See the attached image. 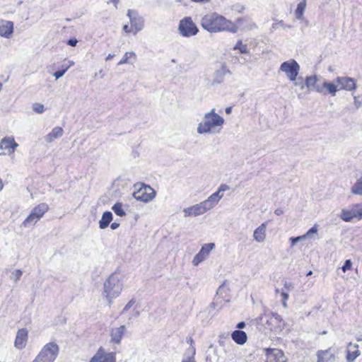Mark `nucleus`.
I'll return each instance as SVG.
<instances>
[{
  "mask_svg": "<svg viewBox=\"0 0 362 362\" xmlns=\"http://www.w3.org/2000/svg\"><path fill=\"white\" fill-rule=\"evenodd\" d=\"M294 86L298 87L300 90H303L305 88V80L302 76H296L294 81H291Z\"/></svg>",
  "mask_w": 362,
  "mask_h": 362,
  "instance_id": "obj_37",
  "label": "nucleus"
},
{
  "mask_svg": "<svg viewBox=\"0 0 362 362\" xmlns=\"http://www.w3.org/2000/svg\"><path fill=\"white\" fill-rule=\"evenodd\" d=\"M351 192L353 194L362 195V176L357 179L352 186Z\"/></svg>",
  "mask_w": 362,
  "mask_h": 362,
  "instance_id": "obj_34",
  "label": "nucleus"
},
{
  "mask_svg": "<svg viewBox=\"0 0 362 362\" xmlns=\"http://www.w3.org/2000/svg\"><path fill=\"white\" fill-rule=\"evenodd\" d=\"M230 187L226 184H221L216 192L211 194L206 199L183 209L184 216H198L214 209L223 197V192L228 190Z\"/></svg>",
  "mask_w": 362,
  "mask_h": 362,
  "instance_id": "obj_1",
  "label": "nucleus"
},
{
  "mask_svg": "<svg viewBox=\"0 0 362 362\" xmlns=\"http://www.w3.org/2000/svg\"><path fill=\"white\" fill-rule=\"evenodd\" d=\"M22 275H23L22 270H21V269L14 270L11 275V279H12L14 282H17L18 281L20 280Z\"/></svg>",
  "mask_w": 362,
  "mask_h": 362,
  "instance_id": "obj_39",
  "label": "nucleus"
},
{
  "mask_svg": "<svg viewBox=\"0 0 362 362\" xmlns=\"http://www.w3.org/2000/svg\"><path fill=\"white\" fill-rule=\"evenodd\" d=\"M134 313H135V316H136V317H138V316L139 315V311H137V310H136V311H135V310H134Z\"/></svg>",
  "mask_w": 362,
  "mask_h": 362,
  "instance_id": "obj_57",
  "label": "nucleus"
},
{
  "mask_svg": "<svg viewBox=\"0 0 362 362\" xmlns=\"http://www.w3.org/2000/svg\"><path fill=\"white\" fill-rule=\"evenodd\" d=\"M352 262L350 259H347L345 261L344 264L342 267V270L344 272H346L347 270H350L351 268Z\"/></svg>",
  "mask_w": 362,
  "mask_h": 362,
  "instance_id": "obj_42",
  "label": "nucleus"
},
{
  "mask_svg": "<svg viewBox=\"0 0 362 362\" xmlns=\"http://www.w3.org/2000/svg\"><path fill=\"white\" fill-rule=\"evenodd\" d=\"M357 340L359 341H362V338H357Z\"/></svg>",
  "mask_w": 362,
  "mask_h": 362,
  "instance_id": "obj_59",
  "label": "nucleus"
},
{
  "mask_svg": "<svg viewBox=\"0 0 362 362\" xmlns=\"http://www.w3.org/2000/svg\"><path fill=\"white\" fill-rule=\"evenodd\" d=\"M275 214L277 215V216H280L283 214V211L280 209H277L275 210L274 211Z\"/></svg>",
  "mask_w": 362,
  "mask_h": 362,
  "instance_id": "obj_52",
  "label": "nucleus"
},
{
  "mask_svg": "<svg viewBox=\"0 0 362 362\" xmlns=\"http://www.w3.org/2000/svg\"><path fill=\"white\" fill-rule=\"evenodd\" d=\"M234 50H239L242 54L248 53L247 46L246 45L243 44L242 40H238L235 45L233 47Z\"/></svg>",
  "mask_w": 362,
  "mask_h": 362,
  "instance_id": "obj_36",
  "label": "nucleus"
},
{
  "mask_svg": "<svg viewBox=\"0 0 362 362\" xmlns=\"http://www.w3.org/2000/svg\"><path fill=\"white\" fill-rule=\"evenodd\" d=\"M304 238L303 237V235H300V236H298V237H296V238H291L289 239V240L291 241V247H293L297 243L301 241V240H303Z\"/></svg>",
  "mask_w": 362,
  "mask_h": 362,
  "instance_id": "obj_41",
  "label": "nucleus"
},
{
  "mask_svg": "<svg viewBox=\"0 0 362 362\" xmlns=\"http://www.w3.org/2000/svg\"><path fill=\"white\" fill-rule=\"evenodd\" d=\"M49 210V206L45 203H41L34 207L29 216L24 220L21 227L30 228L34 226Z\"/></svg>",
  "mask_w": 362,
  "mask_h": 362,
  "instance_id": "obj_7",
  "label": "nucleus"
},
{
  "mask_svg": "<svg viewBox=\"0 0 362 362\" xmlns=\"http://www.w3.org/2000/svg\"><path fill=\"white\" fill-rule=\"evenodd\" d=\"M178 30L182 36L189 37L195 35L199 29L192 18L185 17L180 21Z\"/></svg>",
  "mask_w": 362,
  "mask_h": 362,
  "instance_id": "obj_11",
  "label": "nucleus"
},
{
  "mask_svg": "<svg viewBox=\"0 0 362 362\" xmlns=\"http://www.w3.org/2000/svg\"><path fill=\"white\" fill-rule=\"evenodd\" d=\"M225 112L226 114L229 115L232 112V107H228L225 109Z\"/></svg>",
  "mask_w": 362,
  "mask_h": 362,
  "instance_id": "obj_53",
  "label": "nucleus"
},
{
  "mask_svg": "<svg viewBox=\"0 0 362 362\" xmlns=\"http://www.w3.org/2000/svg\"><path fill=\"white\" fill-rule=\"evenodd\" d=\"M115 353L106 352L103 348L100 347L91 358L90 362H115Z\"/></svg>",
  "mask_w": 362,
  "mask_h": 362,
  "instance_id": "obj_15",
  "label": "nucleus"
},
{
  "mask_svg": "<svg viewBox=\"0 0 362 362\" xmlns=\"http://www.w3.org/2000/svg\"><path fill=\"white\" fill-rule=\"evenodd\" d=\"M281 296L283 300H288V299L289 298L288 292L286 291L285 289H281Z\"/></svg>",
  "mask_w": 362,
  "mask_h": 362,
  "instance_id": "obj_46",
  "label": "nucleus"
},
{
  "mask_svg": "<svg viewBox=\"0 0 362 362\" xmlns=\"http://www.w3.org/2000/svg\"><path fill=\"white\" fill-rule=\"evenodd\" d=\"M312 274V272H308V275H310Z\"/></svg>",
  "mask_w": 362,
  "mask_h": 362,
  "instance_id": "obj_61",
  "label": "nucleus"
},
{
  "mask_svg": "<svg viewBox=\"0 0 362 362\" xmlns=\"http://www.w3.org/2000/svg\"><path fill=\"white\" fill-rule=\"evenodd\" d=\"M361 355V352L358 350V344H352L349 343L348 344L346 361L347 362H354L356 358Z\"/></svg>",
  "mask_w": 362,
  "mask_h": 362,
  "instance_id": "obj_24",
  "label": "nucleus"
},
{
  "mask_svg": "<svg viewBox=\"0 0 362 362\" xmlns=\"http://www.w3.org/2000/svg\"><path fill=\"white\" fill-rule=\"evenodd\" d=\"M135 301L132 299L131 300H129L127 305L124 306V308H123V310H122V313H124L126 311H127L128 310H129L132 306L134 304Z\"/></svg>",
  "mask_w": 362,
  "mask_h": 362,
  "instance_id": "obj_44",
  "label": "nucleus"
},
{
  "mask_svg": "<svg viewBox=\"0 0 362 362\" xmlns=\"http://www.w3.org/2000/svg\"><path fill=\"white\" fill-rule=\"evenodd\" d=\"M64 134V129L60 127H56L52 129V131L47 134L45 137V140L47 143H52L55 139H57L60 138Z\"/></svg>",
  "mask_w": 362,
  "mask_h": 362,
  "instance_id": "obj_26",
  "label": "nucleus"
},
{
  "mask_svg": "<svg viewBox=\"0 0 362 362\" xmlns=\"http://www.w3.org/2000/svg\"><path fill=\"white\" fill-rule=\"evenodd\" d=\"M266 362H286V358L282 351L278 349H267Z\"/></svg>",
  "mask_w": 362,
  "mask_h": 362,
  "instance_id": "obj_17",
  "label": "nucleus"
},
{
  "mask_svg": "<svg viewBox=\"0 0 362 362\" xmlns=\"http://www.w3.org/2000/svg\"><path fill=\"white\" fill-rule=\"evenodd\" d=\"M123 30H124V32H126V33H130V32L132 30V28H130L129 27V25H124L123 26Z\"/></svg>",
  "mask_w": 362,
  "mask_h": 362,
  "instance_id": "obj_49",
  "label": "nucleus"
},
{
  "mask_svg": "<svg viewBox=\"0 0 362 362\" xmlns=\"http://www.w3.org/2000/svg\"><path fill=\"white\" fill-rule=\"evenodd\" d=\"M354 105H355V107L358 109L361 106H362V100H358V96H354Z\"/></svg>",
  "mask_w": 362,
  "mask_h": 362,
  "instance_id": "obj_45",
  "label": "nucleus"
},
{
  "mask_svg": "<svg viewBox=\"0 0 362 362\" xmlns=\"http://www.w3.org/2000/svg\"><path fill=\"white\" fill-rule=\"evenodd\" d=\"M13 32V23L9 21H2L0 23V36L10 37Z\"/></svg>",
  "mask_w": 362,
  "mask_h": 362,
  "instance_id": "obj_20",
  "label": "nucleus"
},
{
  "mask_svg": "<svg viewBox=\"0 0 362 362\" xmlns=\"http://www.w3.org/2000/svg\"><path fill=\"white\" fill-rule=\"evenodd\" d=\"M112 220V214L110 211L103 213L101 219L99 221V227L100 229L106 228Z\"/></svg>",
  "mask_w": 362,
  "mask_h": 362,
  "instance_id": "obj_28",
  "label": "nucleus"
},
{
  "mask_svg": "<svg viewBox=\"0 0 362 362\" xmlns=\"http://www.w3.org/2000/svg\"><path fill=\"white\" fill-rule=\"evenodd\" d=\"M136 60V54L134 52H126L122 59L118 62V65H123L125 64H133Z\"/></svg>",
  "mask_w": 362,
  "mask_h": 362,
  "instance_id": "obj_30",
  "label": "nucleus"
},
{
  "mask_svg": "<svg viewBox=\"0 0 362 362\" xmlns=\"http://www.w3.org/2000/svg\"><path fill=\"white\" fill-rule=\"evenodd\" d=\"M317 78L315 75L306 76L305 78V88L308 90H315L320 93H325L323 88H320V86L317 85Z\"/></svg>",
  "mask_w": 362,
  "mask_h": 362,
  "instance_id": "obj_19",
  "label": "nucleus"
},
{
  "mask_svg": "<svg viewBox=\"0 0 362 362\" xmlns=\"http://www.w3.org/2000/svg\"><path fill=\"white\" fill-rule=\"evenodd\" d=\"M339 91L341 90L351 91L356 88L355 79L346 76H338L335 78Z\"/></svg>",
  "mask_w": 362,
  "mask_h": 362,
  "instance_id": "obj_14",
  "label": "nucleus"
},
{
  "mask_svg": "<svg viewBox=\"0 0 362 362\" xmlns=\"http://www.w3.org/2000/svg\"><path fill=\"white\" fill-rule=\"evenodd\" d=\"M279 289H276V293H279Z\"/></svg>",
  "mask_w": 362,
  "mask_h": 362,
  "instance_id": "obj_60",
  "label": "nucleus"
},
{
  "mask_svg": "<svg viewBox=\"0 0 362 362\" xmlns=\"http://www.w3.org/2000/svg\"><path fill=\"white\" fill-rule=\"evenodd\" d=\"M127 16L129 18L131 28L132 29L134 34L137 33L143 29L144 21L142 17L138 16L136 11L131 9L128 10Z\"/></svg>",
  "mask_w": 362,
  "mask_h": 362,
  "instance_id": "obj_12",
  "label": "nucleus"
},
{
  "mask_svg": "<svg viewBox=\"0 0 362 362\" xmlns=\"http://www.w3.org/2000/svg\"><path fill=\"white\" fill-rule=\"evenodd\" d=\"M259 322L267 329L279 332L284 328V322L282 317L276 313L265 311L259 316Z\"/></svg>",
  "mask_w": 362,
  "mask_h": 362,
  "instance_id": "obj_5",
  "label": "nucleus"
},
{
  "mask_svg": "<svg viewBox=\"0 0 362 362\" xmlns=\"http://www.w3.org/2000/svg\"><path fill=\"white\" fill-rule=\"evenodd\" d=\"M267 223H263L257 227L253 233L254 240L257 243H263L266 239Z\"/></svg>",
  "mask_w": 362,
  "mask_h": 362,
  "instance_id": "obj_22",
  "label": "nucleus"
},
{
  "mask_svg": "<svg viewBox=\"0 0 362 362\" xmlns=\"http://www.w3.org/2000/svg\"><path fill=\"white\" fill-rule=\"evenodd\" d=\"M321 88H323L325 95L328 93L332 96H335L337 92L339 91L335 79L333 81H325Z\"/></svg>",
  "mask_w": 362,
  "mask_h": 362,
  "instance_id": "obj_25",
  "label": "nucleus"
},
{
  "mask_svg": "<svg viewBox=\"0 0 362 362\" xmlns=\"http://www.w3.org/2000/svg\"><path fill=\"white\" fill-rule=\"evenodd\" d=\"M280 27L283 28L284 29L291 28V25L284 24L282 21H276L274 23H273L272 25V29L276 30Z\"/></svg>",
  "mask_w": 362,
  "mask_h": 362,
  "instance_id": "obj_38",
  "label": "nucleus"
},
{
  "mask_svg": "<svg viewBox=\"0 0 362 362\" xmlns=\"http://www.w3.org/2000/svg\"><path fill=\"white\" fill-rule=\"evenodd\" d=\"M156 191L148 185L141 184L139 187L133 193V197L138 201L148 203L156 197Z\"/></svg>",
  "mask_w": 362,
  "mask_h": 362,
  "instance_id": "obj_8",
  "label": "nucleus"
},
{
  "mask_svg": "<svg viewBox=\"0 0 362 362\" xmlns=\"http://www.w3.org/2000/svg\"><path fill=\"white\" fill-rule=\"evenodd\" d=\"M122 288V278L118 274H112L105 281L103 296L107 300L109 306L111 305L112 300L120 295Z\"/></svg>",
  "mask_w": 362,
  "mask_h": 362,
  "instance_id": "obj_4",
  "label": "nucleus"
},
{
  "mask_svg": "<svg viewBox=\"0 0 362 362\" xmlns=\"http://www.w3.org/2000/svg\"><path fill=\"white\" fill-rule=\"evenodd\" d=\"M317 355V362H337L335 355L331 352L330 349L319 351Z\"/></svg>",
  "mask_w": 362,
  "mask_h": 362,
  "instance_id": "obj_21",
  "label": "nucleus"
},
{
  "mask_svg": "<svg viewBox=\"0 0 362 362\" xmlns=\"http://www.w3.org/2000/svg\"><path fill=\"white\" fill-rule=\"evenodd\" d=\"M215 247V244L213 243L204 244L200 251L192 259V264L197 266L202 262L205 260L209 256L210 252Z\"/></svg>",
  "mask_w": 362,
  "mask_h": 362,
  "instance_id": "obj_13",
  "label": "nucleus"
},
{
  "mask_svg": "<svg viewBox=\"0 0 362 362\" xmlns=\"http://www.w3.org/2000/svg\"><path fill=\"white\" fill-rule=\"evenodd\" d=\"M341 220L346 222H351L354 218L362 219V203L350 206L343 209L339 216Z\"/></svg>",
  "mask_w": 362,
  "mask_h": 362,
  "instance_id": "obj_9",
  "label": "nucleus"
},
{
  "mask_svg": "<svg viewBox=\"0 0 362 362\" xmlns=\"http://www.w3.org/2000/svg\"><path fill=\"white\" fill-rule=\"evenodd\" d=\"M78 42V40L75 38H72L68 40L67 44L71 47H75Z\"/></svg>",
  "mask_w": 362,
  "mask_h": 362,
  "instance_id": "obj_47",
  "label": "nucleus"
},
{
  "mask_svg": "<svg viewBox=\"0 0 362 362\" xmlns=\"http://www.w3.org/2000/svg\"><path fill=\"white\" fill-rule=\"evenodd\" d=\"M18 144L15 141L13 136H6L0 141V149L6 151V153H0L1 155H11L15 151Z\"/></svg>",
  "mask_w": 362,
  "mask_h": 362,
  "instance_id": "obj_16",
  "label": "nucleus"
},
{
  "mask_svg": "<svg viewBox=\"0 0 362 362\" xmlns=\"http://www.w3.org/2000/svg\"><path fill=\"white\" fill-rule=\"evenodd\" d=\"M224 123V118L213 108L204 113L203 120L197 125V132L201 135L217 134L221 133Z\"/></svg>",
  "mask_w": 362,
  "mask_h": 362,
  "instance_id": "obj_3",
  "label": "nucleus"
},
{
  "mask_svg": "<svg viewBox=\"0 0 362 362\" xmlns=\"http://www.w3.org/2000/svg\"><path fill=\"white\" fill-rule=\"evenodd\" d=\"M114 57H115V54H109L105 59L107 61V60L112 59Z\"/></svg>",
  "mask_w": 362,
  "mask_h": 362,
  "instance_id": "obj_54",
  "label": "nucleus"
},
{
  "mask_svg": "<svg viewBox=\"0 0 362 362\" xmlns=\"http://www.w3.org/2000/svg\"><path fill=\"white\" fill-rule=\"evenodd\" d=\"M300 67L298 63L293 59L283 62L279 71L283 72L289 81H294L299 74Z\"/></svg>",
  "mask_w": 362,
  "mask_h": 362,
  "instance_id": "obj_10",
  "label": "nucleus"
},
{
  "mask_svg": "<svg viewBox=\"0 0 362 362\" xmlns=\"http://www.w3.org/2000/svg\"><path fill=\"white\" fill-rule=\"evenodd\" d=\"M306 8V1L302 0L297 5L296 9L295 11V16L296 19L303 20L304 16V11Z\"/></svg>",
  "mask_w": 362,
  "mask_h": 362,
  "instance_id": "obj_31",
  "label": "nucleus"
},
{
  "mask_svg": "<svg viewBox=\"0 0 362 362\" xmlns=\"http://www.w3.org/2000/svg\"><path fill=\"white\" fill-rule=\"evenodd\" d=\"M241 21H242V18H239L237 20V21H238V22H240Z\"/></svg>",
  "mask_w": 362,
  "mask_h": 362,
  "instance_id": "obj_58",
  "label": "nucleus"
},
{
  "mask_svg": "<svg viewBox=\"0 0 362 362\" xmlns=\"http://www.w3.org/2000/svg\"><path fill=\"white\" fill-rule=\"evenodd\" d=\"M119 226V223H116V222H114V223H112L111 224V226H110V227H111V228H112V230H115V229H117Z\"/></svg>",
  "mask_w": 362,
  "mask_h": 362,
  "instance_id": "obj_50",
  "label": "nucleus"
},
{
  "mask_svg": "<svg viewBox=\"0 0 362 362\" xmlns=\"http://www.w3.org/2000/svg\"><path fill=\"white\" fill-rule=\"evenodd\" d=\"M195 349L193 346L189 348L182 360V362H196L194 359Z\"/></svg>",
  "mask_w": 362,
  "mask_h": 362,
  "instance_id": "obj_33",
  "label": "nucleus"
},
{
  "mask_svg": "<svg viewBox=\"0 0 362 362\" xmlns=\"http://www.w3.org/2000/svg\"><path fill=\"white\" fill-rule=\"evenodd\" d=\"M294 288V285L292 282H287L286 281L284 284V288L283 289H285L286 291H288L289 292L290 291H291L292 289H293Z\"/></svg>",
  "mask_w": 362,
  "mask_h": 362,
  "instance_id": "obj_43",
  "label": "nucleus"
},
{
  "mask_svg": "<svg viewBox=\"0 0 362 362\" xmlns=\"http://www.w3.org/2000/svg\"><path fill=\"white\" fill-rule=\"evenodd\" d=\"M126 331L124 325L113 328L111 330V341L116 344H119Z\"/></svg>",
  "mask_w": 362,
  "mask_h": 362,
  "instance_id": "obj_23",
  "label": "nucleus"
},
{
  "mask_svg": "<svg viewBox=\"0 0 362 362\" xmlns=\"http://www.w3.org/2000/svg\"><path fill=\"white\" fill-rule=\"evenodd\" d=\"M190 1L192 2L204 4H206V3L209 2L211 0H190Z\"/></svg>",
  "mask_w": 362,
  "mask_h": 362,
  "instance_id": "obj_48",
  "label": "nucleus"
},
{
  "mask_svg": "<svg viewBox=\"0 0 362 362\" xmlns=\"http://www.w3.org/2000/svg\"><path fill=\"white\" fill-rule=\"evenodd\" d=\"M245 322H240L238 323L237 328L243 329V327H245Z\"/></svg>",
  "mask_w": 362,
  "mask_h": 362,
  "instance_id": "obj_51",
  "label": "nucleus"
},
{
  "mask_svg": "<svg viewBox=\"0 0 362 362\" xmlns=\"http://www.w3.org/2000/svg\"><path fill=\"white\" fill-rule=\"evenodd\" d=\"M74 64V62L73 61H70V60L67 61L66 62H64L63 64H62L61 69L56 71L54 74V76L55 77V78L57 80V79L60 78L61 77H62L64 76V74L66 73V71Z\"/></svg>",
  "mask_w": 362,
  "mask_h": 362,
  "instance_id": "obj_29",
  "label": "nucleus"
},
{
  "mask_svg": "<svg viewBox=\"0 0 362 362\" xmlns=\"http://www.w3.org/2000/svg\"><path fill=\"white\" fill-rule=\"evenodd\" d=\"M110 1L114 4V5L116 8L117 7V4L119 2V0H110Z\"/></svg>",
  "mask_w": 362,
  "mask_h": 362,
  "instance_id": "obj_55",
  "label": "nucleus"
},
{
  "mask_svg": "<svg viewBox=\"0 0 362 362\" xmlns=\"http://www.w3.org/2000/svg\"><path fill=\"white\" fill-rule=\"evenodd\" d=\"M59 352V346L55 342L46 344L32 362H54Z\"/></svg>",
  "mask_w": 362,
  "mask_h": 362,
  "instance_id": "obj_6",
  "label": "nucleus"
},
{
  "mask_svg": "<svg viewBox=\"0 0 362 362\" xmlns=\"http://www.w3.org/2000/svg\"><path fill=\"white\" fill-rule=\"evenodd\" d=\"M233 340L238 344L243 345L247 341V334L241 330H235L231 334Z\"/></svg>",
  "mask_w": 362,
  "mask_h": 362,
  "instance_id": "obj_27",
  "label": "nucleus"
},
{
  "mask_svg": "<svg viewBox=\"0 0 362 362\" xmlns=\"http://www.w3.org/2000/svg\"><path fill=\"white\" fill-rule=\"evenodd\" d=\"M201 25L209 33L227 31L235 33L238 32V26L233 22L216 13L203 16L201 19Z\"/></svg>",
  "mask_w": 362,
  "mask_h": 362,
  "instance_id": "obj_2",
  "label": "nucleus"
},
{
  "mask_svg": "<svg viewBox=\"0 0 362 362\" xmlns=\"http://www.w3.org/2000/svg\"><path fill=\"white\" fill-rule=\"evenodd\" d=\"M112 211L115 214L119 216H124L126 213L123 209L122 204L120 202H117L112 206Z\"/></svg>",
  "mask_w": 362,
  "mask_h": 362,
  "instance_id": "obj_35",
  "label": "nucleus"
},
{
  "mask_svg": "<svg viewBox=\"0 0 362 362\" xmlns=\"http://www.w3.org/2000/svg\"><path fill=\"white\" fill-rule=\"evenodd\" d=\"M28 332L26 329H21L17 332L16 337L15 339L14 345L15 347L18 349H23L28 341Z\"/></svg>",
  "mask_w": 362,
  "mask_h": 362,
  "instance_id": "obj_18",
  "label": "nucleus"
},
{
  "mask_svg": "<svg viewBox=\"0 0 362 362\" xmlns=\"http://www.w3.org/2000/svg\"><path fill=\"white\" fill-rule=\"evenodd\" d=\"M282 305L284 306V308H287V300H282Z\"/></svg>",
  "mask_w": 362,
  "mask_h": 362,
  "instance_id": "obj_56",
  "label": "nucleus"
},
{
  "mask_svg": "<svg viewBox=\"0 0 362 362\" xmlns=\"http://www.w3.org/2000/svg\"><path fill=\"white\" fill-rule=\"evenodd\" d=\"M319 230V226L317 224H315L311 228H310L306 233L303 235L304 240L307 238L317 240V232Z\"/></svg>",
  "mask_w": 362,
  "mask_h": 362,
  "instance_id": "obj_32",
  "label": "nucleus"
},
{
  "mask_svg": "<svg viewBox=\"0 0 362 362\" xmlns=\"http://www.w3.org/2000/svg\"><path fill=\"white\" fill-rule=\"evenodd\" d=\"M33 110L36 113L41 114L45 111V107L42 104L35 103L33 104Z\"/></svg>",
  "mask_w": 362,
  "mask_h": 362,
  "instance_id": "obj_40",
  "label": "nucleus"
}]
</instances>
